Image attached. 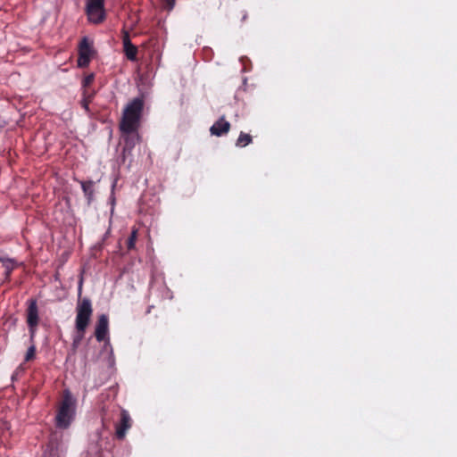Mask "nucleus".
<instances>
[{"label":"nucleus","instance_id":"14","mask_svg":"<svg viewBox=\"0 0 457 457\" xmlns=\"http://www.w3.org/2000/svg\"><path fill=\"white\" fill-rule=\"evenodd\" d=\"M36 354V346L34 345H31L29 349L27 350L26 355H25V361H29L35 358Z\"/></svg>","mask_w":457,"mask_h":457},{"label":"nucleus","instance_id":"12","mask_svg":"<svg viewBox=\"0 0 457 457\" xmlns=\"http://www.w3.org/2000/svg\"><path fill=\"white\" fill-rule=\"evenodd\" d=\"M94 183L93 181H82L81 182V187L83 189V192L85 195L87 197L88 200H91L94 195Z\"/></svg>","mask_w":457,"mask_h":457},{"label":"nucleus","instance_id":"17","mask_svg":"<svg viewBox=\"0 0 457 457\" xmlns=\"http://www.w3.org/2000/svg\"><path fill=\"white\" fill-rule=\"evenodd\" d=\"M176 0H165V7L168 11H171L175 6Z\"/></svg>","mask_w":457,"mask_h":457},{"label":"nucleus","instance_id":"10","mask_svg":"<svg viewBox=\"0 0 457 457\" xmlns=\"http://www.w3.org/2000/svg\"><path fill=\"white\" fill-rule=\"evenodd\" d=\"M230 129V123L224 117L220 118L210 129L211 134L220 137L227 134Z\"/></svg>","mask_w":457,"mask_h":457},{"label":"nucleus","instance_id":"8","mask_svg":"<svg viewBox=\"0 0 457 457\" xmlns=\"http://www.w3.org/2000/svg\"><path fill=\"white\" fill-rule=\"evenodd\" d=\"M109 332V320L105 314L98 317V320L95 328V337L98 342H102L108 337Z\"/></svg>","mask_w":457,"mask_h":457},{"label":"nucleus","instance_id":"9","mask_svg":"<svg viewBox=\"0 0 457 457\" xmlns=\"http://www.w3.org/2000/svg\"><path fill=\"white\" fill-rule=\"evenodd\" d=\"M122 44L126 57L130 61H135L137 59V48L131 43L129 34L126 30L123 31Z\"/></svg>","mask_w":457,"mask_h":457},{"label":"nucleus","instance_id":"3","mask_svg":"<svg viewBox=\"0 0 457 457\" xmlns=\"http://www.w3.org/2000/svg\"><path fill=\"white\" fill-rule=\"evenodd\" d=\"M76 400L70 390L63 391L62 400L55 418L56 426L61 428H67L74 419Z\"/></svg>","mask_w":457,"mask_h":457},{"label":"nucleus","instance_id":"4","mask_svg":"<svg viewBox=\"0 0 457 457\" xmlns=\"http://www.w3.org/2000/svg\"><path fill=\"white\" fill-rule=\"evenodd\" d=\"M86 13L89 22L102 23L105 19L104 0H87Z\"/></svg>","mask_w":457,"mask_h":457},{"label":"nucleus","instance_id":"15","mask_svg":"<svg viewBox=\"0 0 457 457\" xmlns=\"http://www.w3.org/2000/svg\"><path fill=\"white\" fill-rule=\"evenodd\" d=\"M0 262H3V265L7 270L8 272L13 270L14 268V261L12 259H3L0 258Z\"/></svg>","mask_w":457,"mask_h":457},{"label":"nucleus","instance_id":"19","mask_svg":"<svg viewBox=\"0 0 457 457\" xmlns=\"http://www.w3.org/2000/svg\"><path fill=\"white\" fill-rule=\"evenodd\" d=\"M82 105H83V107H84L85 109H87V110L88 109V104H87V101H83V102H82Z\"/></svg>","mask_w":457,"mask_h":457},{"label":"nucleus","instance_id":"11","mask_svg":"<svg viewBox=\"0 0 457 457\" xmlns=\"http://www.w3.org/2000/svg\"><path fill=\"white\" fill-rule=\"evenodd\" d=\"M253 141V138L251 135L241 132L237 139L236 145L237 147H245L246 145H250Z\"/></svg>","mask_w":457,"mask_h":457},{"label":"nucleus","instance_id":"2","mask_svg":"<svg viewBox=\"0 0 457 457\" xmlns=\"http://www.w3.org/2000/svg\"><path fill=\"white\" fill-rule=\"evenodd\" d=\"M144 108V101L140 97H136L125 106L120 129L123 134H131L137 130L140 125V119Z\"/></svg>","mask_w":457,"mask_h":457},{"label":"nucleus","instance_id":"6","mask_svg":"<svg viewBox=\"0 0 457 457\" xmlns=\"http://www.w3.org/2000/svg\"><path fill=\"white\" fill-rule=\"evenodd\" d=\"M39 316L36 300H29L27 309V323L29 328L31 340L35 337L37 327L38 325Z\"/></svg>","mask_w":457,"mask_h":457},{"label":"nucleus","instance_id":"1","mask_svg":"<svg viewBox=\"0 0 457 457\" xmlns=\"http://www.w3.org/2000/svg\"><path fill=\"white\" fill-rule=\"evenodd\" d=\"M83 278H80L78 287V303L76 306V318H75V328L77 332L79 334V338L73 341V345L76 347L79 342L84 337V334L88 327L91 317L93 314V307L91 300L87 297L80 298L82 294Z\"/></svg>","mask_w":457,"mask_h":457},{"label":"nucleus","instance_id":"16","mask_svg":"<svg viewBox=\"0 0 457 457\" xmlns=\"http://www.w3.org/2000/svg\"><path fill=\"white\" fill-rule=\"evenodd\" d=\"M94 78H95V76L93 73L86 76L83 79V86L88 87L94 81Z\"/></svg>","mask_w":457,"mask_h":457},{"label":"nucleus","instance_id":"13","mask_svg":"<svg viewBox=\"0 0 457 457\" xmlns=\"http://www.w3.org/2000/svg\"><path fill=\"white\" fill-rule=\"evenodd\" d=\"M137 232H138L137 228L134 227L131 230L130 236L128 238V242H127V247L129 250H132L135 248L136 242L137 239Z\"/></svg>","mask_w":457,"mask_h":457},{"label":"nucleus","instance_id":"5","mask_svg":"<svg viewBox=\"0 0 457 457\" xmlns=\"http://www.w3.org/2000/svg\"><path fill=\"white\" fill-rule=\"evenodd\" d=\"M94 54L93 41L84 37L79 45L78 66L81 68L87 67Z\"/></svg>","mask_w":457,"mask_h":457},{"label":"nucleus","instance_id":"18","mask_svg":"<svg viewBox=\"0 0 457 457\" xmlns=\"http://www.w3.org/2000/svg\"><path fill=\"white\" fill-rule=\"evenodd\" d=\"M43 457H59V456L57 455L56 451L51 450V451L46 452L44 453Z\"/></svg>","mask_w":457,"mask_h":457},{"label":"nucleus","instance_id":"7","mask_svg":"<svg viewBox=\"0 0 457 457\" xmlns=\"http://www.w3.org/2000/svg\"><path fill=\"white\" fill-rule=\"evenodd\" d=\"M132 426V420L128 411L122 409L120 411V420L115 424V436L118 439L123 440L127 431Z\"/></svg>","mask_w":457,"mask_h":457}]
</instances>
